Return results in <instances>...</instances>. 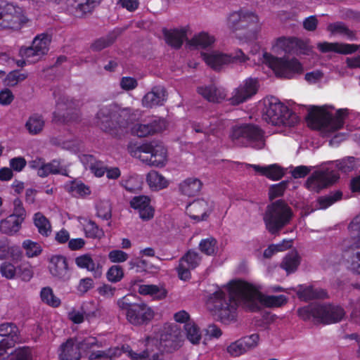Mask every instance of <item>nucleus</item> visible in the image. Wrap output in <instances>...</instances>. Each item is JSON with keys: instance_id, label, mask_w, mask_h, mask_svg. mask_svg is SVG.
<instances>
[{"instance_id": "nucleus-1", "label": "nucleus", "mask_w": 360, "mask_h": 360, "mask_svg": "<svg viewBox=\"0 0 360 360\" xmlns=\"http://www.w3.org/2000/svg\"><path fill=\"white\" fill-rule=\"evenodd\" d=\"M227 289L229 293L218 289L209 294L205 301L207 310L222 323L229 324L236 319L238 304L236 298L247 304L250 311L261 309L258 302L262 292L254 284L241 279L232 280L227 284Z\"/></svg>"}, {"instance_id": "nucleus-2", "label": "nucleus", "mask_w": 360, "mask_h": 360, "mask_svg": "<svg viewBox=\"0 0 360 360\" xmlns=\"http://www.w3.org/2000/svg\"><path fill=\"white\" fill-rule=\"evenodd\" d=\"M96 118L100 128L114 136L126 132L131 121L129 110L124 108L118 111L115 104L101 107Z\"/></svg>"}, {"instance_id": "nucleus-3", "label": "nucleus", "mask_w": 360, "mask_h": 360, "mask_svg": "<svg viewBox=\"0 0 360 360\" xmlns=\"http://www.w3.org/2000/svg\"><path fill=\"white\" fill-rule=\"evenodd\" d=\"M347 110L339 109L333 116L324 106H311L306 117L308 126L315 130L329 129L335 131L344 126Z\"/></svg>"}, {"instance_id": "nucleus-4", "label": "nucleus", "mask_w": 360, "mask_h": 360, "mask_svg": "<svg viewBox=\"0 0 360 360\" xmlns=\"http://www.w3.org/2000/svg\"><path fill=\"white\" fill-rule=\"evenodd\" d=\"M293 217L291 207L283 200H277L268 205L263 216L266 231L274 236L290 224Z\"/></svg>"}, {"instance_id": "nucleus-5", "label": "nucleus", "mask_w": 360, "mask_h": 360, "mask_svg": "<svg viewBox=\"0 0 360 360\" xmlns=\"http://www.w3.org/2000/svg\"><path fill=\"white\" fill-rule=\"evenodd\" d=\"M263 119L274 126L294 127L300 122V117L278 98L271 97L265 103Z\"/></svg>"}, {"instance_id": "nucleus-6", "label": "nucleus", "mask_w": 360, "mask_h": 360, "mask_svg": "<svg viewBox=\"0 0 360 360\" xmlns=\"http://www.w3.org/2000/svg\"><path fill=\"white\" fill-rule=\"evenodd\" d=\"M134 299V295L128 294L117 300V305L124 311L129 323L136 326L146 325L153 319L154 312L145 302H136Z\"/></svg>"}, {"instance_id": "nucleus-7", "label": "nucleus", "mask_w": 360, "mask_h": 360, "mask_svg": "<svg viewBox=\"0 0 360 360\" xmlns=\"http://www.w3.org/2000/svg\"><path fill=\"white\" fill-rule=\"evenodd\" d=\"M231 139L236 144L262 149L265 145L264 132L257 125L246 124L232 128Z\"/></svg>"}, {"instance_id": "nucleus-8", "label": "nucleus", "mask_w": 360, "mask_h": 360, "mask_svg": "<svg viewBox=\"0 0 360 360\" xmlns=\"http://www.w3.org/2000/svg\"><path fill=\"white\" fill-rule=\"evenodd\" d=\"M128 150L131 156L138 158L151 166L162 167L167 162V149L160 145L155 146L151 143L129 145Z\"/></svg>"}, {"instance_id": "nucleus-9", "label": "nucleus", "mask_w": 360, "mask_h": 360, "mask_svg": "<svg viewBox=\"0 0 360 360\" xmlns=\"http://www.w3.org/2000/svg\"><path fill=\"white\" fill-rule=\"evenodd\" d=\"M269 63L276 77L280 78L295 79L304 72L303 65L296 58L271 56Z\"/></svg>"}, {"instance_id": "nucleus-10", "label": "nucleus", "mask_w": 360, "mask_h": 360, "mask_svg": "<svg viewBox=\"0 0 360 360\" xmlns=\"http://www.w3.org/2000/svg\"><path fill=\"white\" fill-rule=\"evenodd\" d=\"M201 56L205 63L215 70H220L224 65L241 63L248 59L241 49H236L231 53H224L218 51L210 53H202Z\"/></svg>"}, {"instance_id": "nucleus-11", "label": "nucleus", "mask_w": 360, "mask_h": 360, "mask_svg": "<svg viewBox=\"0 0 360 360\" xmlns=\"http://www.w3.org/2000/svg\"><path fill=\"white\" fill-rule=\"evenodd\" d=\"M340 179L338 172L334 170H316L307 179L305 186L309 191L319 193L321 190L331 186Z\"/></svg>"}, {"instance_id": "nucleus-12", "label": "nucleus", "mask_w": 360, "mask_h": 360, "mask_svg": "<svg viewBox=\"0 0 360 360\" xmlns=\"http://www.w3.org/2000/svg\"><path fill=\"white\" fill-rule=\"evenodd\" d=\"M258 16L253 12L240 9L231 13L228 18V24L234 31L239 30H254L257 27Z\"/></svg>"}, {"instance_id": "nucleus-13", "label": "nucleus", "mask_w": 360, "mask_h": 360, "mask_svg": "<svg viewBox=\"0 0 360 360\" xmlns=\"http://www.w3.org/2000/svg\"><path fill=\"white\" fill-rule=\"evenodd\" d=\"M27 22L21 8L13 4H6L5 14L0 22L2 29L18 30Z\"/></svg>"}, {"instance_id": "nucleus-14", "label": "nucleus", "mask_w": 360, "mask_h": 360, "mask_svg": "<svg viewBox=\"0 0 360 360\" xmlns=\"http://www.w3.org/2000/svg\"><path fill=\"white\" fill-rule=\"evenodd\" d=\"M259 83L255 78H248L245 79L238 88H236L232 96L229 99L233 105H238L243 103L255 95L258 91Z\"/></svg>"}, {"instance_id": "nucleus-15", "label": "nucleus", "mask_w": 360, "mask_h": 360, "mask_svg": "<svg viewBox=\"0 0 360 360\" xmlns=\"http://www.w3.org/2000/svg\"><path fill=\"white\" fill-rule=\"evenodd\" d=\"M200 261L201 257L199 254L193 250H189L179 260L176 268L179 278L183 281L189 280L191 277L190 271L198 266Z\"/></svg>"}, {"instance_id": "nucleus-16", "label": "nucleus", "mask_w": 360, "mask_h": 360, "mask_svg": "<svg viewBox=\"0 0 360 360\" xmlns=\"http://www.w3.org/2000/svg\"><path fill=\"white\" fill-rule=\"evenodd\" d=\"M77 105L75 101L70 100L65 96L57 98L56 110L53 113V122L63 124L69 122L72 119L71 111Z\"/></svg>"}, {"instance_id": "nucleus-17", "label": "nucleus", "mask_w": 360, "mask_h": 360, "mask_svg": "<svg viewBox=\"0 0 360 360\" xmlns=\"http://www.w3.org/2000/svg\"><path fill=\"white\" fill-rule=\"evenodd\" d=\"M151 200L148 195H140L133 197L129 201L130 207L138 211L139 217L143 221L153 218L155 210L150 205Z\"/></svg>"}, {"instance_id": "nucleus-18", "label": "nucleus", "mask_w": 360, "mask_h": 360, "mask_svg": "<svg viewBox=\"0 0 360 360\" xmlns=\"http://www.w3.org/2000/svg\"><path fill=\"white\" fill-rule=\"evenodd\" d=\"M129 346L124 345L122 347H110L106 349L91 351L88 355V360H115L123 353L128 354Z\"/></svg>"}, {"instance_id": "nucleus-19", "label": "nucleus", "mask_w": 360, "mask_h": 360, "mask_svg": "<svg viewBox=\"0 0 360 360\" xmlns=\"http://www.w3.org/2000/svg\"><path fill=\"white\" fill-rule=\"evenodd\" d=\"M345 315L344 309L333 304H321L319 322L330 324L342 321Z\"/></svg>"}, {"instance_id": "nucleus-20", "label": "nucleus", "mask_w": 360, "mask_h": 360, "mask_svg": "<svg viewBox=\"0 0 360 360\" xmlns=\"http://www.w3.org/2000/svg\"><path fill=\"white\" fill-rule=\"evenodd\" d=\"M275 46L287 53L304 52L307 49V43L297 37H280L277 39Z\"/></svg>"}, {"instance_id": "nucleus-21", "label": "nucleus", "mask_w": 360, "mask_h": 360, "mask_svg": "<svg viewBox=\"0 0 360 360\" xmlns=\"http://www.w3.org/2000/svg\"><path fill=\"white\" fill-rule=\"evenodd\" d=\"M186 212L191 219L200 221L207 219L210 207L204 199H197L186 206Z\"/></svg>"}, {"instance_id": "nucleus-22", "label": "nucleus", "mask_w": 360, "mask_h": 360, "mask_svg": "<svg viewBox=\"0 0 360 360\" xmlns=\"http://www.w3.org/2000/svg\"><path fill=\"white\" fill-rule=\"evenodd\" d=\"M167 99V91L165 87L153 86L142 98V105L147 108L164 105Z\"/></svg>"}, {"instance_id": "nucleus-23", "label": "nucleus", "mask_w": 360, "mask_h": 360, "mask_svg": "<svg viewBox=\"0 0 360 360\" xmlns=\"http://www.w3.org/2000/svg\"><path fill=\"white\" fill-rule=\"evenodd\" d=\"M166 127L165 122L162 119H155L148 124H138L132 129L133 134L139 137H146L162 131Z\"/></svg>"}, {"instance_id": "nucleus-24", "label": "nucleus", "mask_w": 360, "mask_h": 360, "mask_svg": "<svg viewBox=\"0 0 360 360\" xmlns=\"http://www.w3.org/2000/svg\"><path fill=\"white\" fill-rule=\"evenodd\" d=\"M131 285L134 290L136 289L140 295H150L153 299L160 300L167 297V291L162 287L153 284H139V281H131Z\"/></svg>"}, {"instance_id": "nucleus-25", "label": "nucleus", "mask_w": 360, "mask_h": 360, "mask_svg": "<svg viewBox=\"0 0 360 360\" xmlns=\"http://www.w3.org/2000/svg\"><path fill=\"white\" fill-rule=\"evenodd\" d=\"M360 45L343 44L338 42H320L317 44V48L322 53L335 52L340 54H351L356 52Z\"/></svg>"}, {"instance_id": "nucleus-26", "label": "nucleus", "mask_w": 360, "mask_h": 360, "mask_svg": "<svg viewBox=\"0 0 360 360\" xmlns=\"http://www.w3.org/2000/svg\"><path fill=\"white\" fill-rule=\"evenodd\" d=\"M49 269L53 276L65 279L68 271L66 257L63 255H53L49 259Z\"/></svg>"}, {"instance_id": "nucleus-27", "label": "nucleus", "mask_w": 360, "mask_h": 360, "mask_svg": "<svg viewBox=\"0 0 360 360\" xmlns=\"http://www.w3.org/2000/svg\"><path fill=\"white\" fill-rule=\"evenodd\" d=\"M75 264L79 269H86L92 273L94 278H99L102 275V266L96 262L89 254H84L75 258Z\"/></svg>"}, {"instance_id": "nucleus-28", "label": "nucleus", "mask_w": 360, "mask_h": 360, "mask_svg": "<svg viewBox=\"0 0 360 360\" xmlns=\"http://www.w3.org/2000/svg\"><path fill=\"white\" fill-rule=\"evenodd\" d=\"M20 331L14 323L6 322L0 324V340L15 346L19 340Z\"/></svg>"}, {"instance_id": "nucleus-29", "label": "nucleus", "mask_w": 360, "mask_h": 360, "mask_svg": "<svg viewBox=\"0 0 360 360\" xmlns=\"http://www.w3.org/2000/svg\"><path fill=\"white\" fill-rule=\"evenodd\" d=\"M252 167L256 172L272 181L280 180L285 174L283 169L277 164H272L268 166L252 165Z\"/></svg>"}, {"instance_id": "nucleus-30", "label": "nucleus", "mask_w": 360, "mask_h": 360, "mask_svg": "<svg viewBox=\"0 0 360 360\" xmlns=\"http://www.w3.org/2000/svg\"><path fill=\"white\" fill-rule=\"evenodd\" d=\"M63 162L61 159H53L49 162H45V165L40 172L43 175V178L50 174H60L68 176V167L63 164Z\"/></svg>"}, {"instance_id": "nucleus-31", "label": "nucleus", "mask_w": 360, "mask_h": 360, "mask_svg": "<svg viewBox=\"0 0 360 360\" xmlns=\"http://www.w3.org/2000/svg\"><path fill=\"white\" fill-rule=\"evenodd\" d=\"M163 33L166 43L176 49L181 47L186 38V32L184 30H164Z\"/></svg>"}, {"instance_id": "nucleus-32", "label": "nucleus", "mask_w": 360, "mask_h": 360, "mask_svg": "<svg viewBox=\"0 0 360 360\" xmlns=\"http://www.w3.org/2000/svg\"><path fill=\"white\" fill-rule=\"evenodd\" d=\"M60 360H79L81 353L72 339H68L61 345V352L59 354Z\"/></svg>"}, {"instance_id": "nucleus-33", "label": "nucleus", "mask_w": 360, "mask_h": 360, "mask_svg": "<svg viewBox=\"0 0 360 360\" xmlns=\"http://www.w3.org/2000/svg\"><path fill=\"white\" fill-rule=\"evenodd\" d=\"M65 189L73 196L84 197L91 193L89 186L76 179L68 181L65 185Z\"/></svg>"}, {"instance_id": "nucleus-34", "label": "nucleus", "mask_w": 360, "mask_h": 360, "mask_svg": "<svg viewBox=\"0 0 360 360\" xmlns=\"http://www.w3.org/2000/svg\"><path fill=\"white\" fill-rule=\"evenodd\" d=\"M298 297L305 301L314 299H323L327 297V292L321 288H314L312 286H300L297 291Z\"/></svg>"}, {"instance_id": "nucleus-35", "label": "nucleus", "mask_w": 360, "mask_h": 360, "mask_svg": "<svg viewBox=\"0 0 360 360\" xmlns=\"http://www.w3.org/2000/svg\"><path fill=\"white\" fill-rule=\"evenodd\" d=\"M202 184L197 178H188L179 184L181 193L187 196L197 195L202 188Z\"/></svg>"}, {"instance_id": "nucleus-36", "label": "nucleus", "mask_w": 360, "mask_h": 360, "mask_svg": "<svg viewBox=\"0 0 360 360\" xmlns=\"http://www.w3.org/2000/svg\"><path fill=\"white\" fill-rule=\"evenodd\" d=\"M20 219H18L14 215H9L5 219L0 222V231L6 235H13L21 228L22 222Z\"/></svg>"}, {"instance_id": "nucleus-37", "label": "nucleus", "mask_w": 360, "mask_h": 360, "mask_svg": "<svg viewBox=\"0 0 360 360\" xmlns=\"http://www.w3.org/2000/svg\"><path fill=\"white\" fill-rule=\"evenodd\" d=\"M321 313V304H310L297 309L298 316L303 321H309L311 318L319 322V316Z\"/></svg>"}, {"instance_id": "nucleus-38", "label": "nucleus", "mask_w": 360, "mask_h": 360, "mask_svg": "<svg viewBox=\"0 0 360 360\" xmlns=\"http://www.w3.org/2000/svg\"><path fill=\"white\" fill-rule=\"evenodd\" d=\"M50 42L51 37L48 34L43 33L34 37L32 45L35 49V53L39 56V58L48 53Z\"/></svg>"}, {"instance_id": "nucleus-39", "label": "nucleus", "mask_w": 360, "mask_h": 360, "mask_svg": "<svg viewBox=\"0 0 360 360\" xmlns=\"http://www.w3.org/2000/svg\"><path fill=\"white\" fill-rule=\"evenodd\" d=\"M146 181L153 191H159L168 186L167 179L156 171H150L146 176Z\"/></svg>"}, {"instance_id": "nucleus-40", "label": "nucleus", "mask_w": 360, "mask_h": 360, "mask_svg": "<svg viewBox=\"0 0 360 360\" xmlns=\"http://www.w3.org/2000/svg\"><path fill=\"white\" fill-rule=\"evenodd\" d=\"M300 264V257L297 252L287 254L281 263V267L284 269L287 274L294 273Z\"/></svg>"}, {"instance_id": "nucleus-41", "label": "nucleus", "mask_w": 360, "mask_h": 360, "mask_svg": "<svg viewBox=\"0 0 360 360\" xmlns=\"http://www.w3.org/2000/svg\"><path fill=\"white\" fill-rule=\"evenodd\" d=\"M44 123L42 115L34 113L28 118L25 123V128L30 134L36 135L42 131Z\"/></svg>"}, {"instance_id": "nucleus-42", "label": "nucleus", "mask_w": 360, "mask_h": 360, "mask_svg": "<svg viewBox=\"0 0 360 360\" xmlns=\"http://www.w3.org/2000/svg\"><path fill=\"white\" fill-rule=\"evenodd\" d=\"M117 37L115 31L109 32L107 35L95 40L91 45V50L99 51L112 45Z\"/></svg>"}, {"instance_id": "nucleus-43", "label": "nucleus", "mask_w": 360, "mask_h": 360, "mask_svg": "<svg viewBox=\"0 0 360 360\" xmlns=\"http://www.w3.org/2000/svg\"><path fill=\"white\" fill-rule=\"evenodd\" d=\"M214 42L213 36L208 33L202 32L195 35L188 42L189 45L196 48L205 49L211 46Z\"/></svg>"}, {"instance_id": "nucleus-44", "label": "nucleus", "mask_w": 360, "mask_h": 360, "mask_svg": "<svg viewBox=\"0 0 360 360\" xmlns=\"http://www.w3.org/2000/svg\"><path fill=\"white\" fill-rule=\"evenodd\" d=\"M128 356L132 360H164V354L162 352L151 353L148 350H144L141 353L134 352L129 347Z\"/></svg>"}, {"instance_id": "nucleus-45", "label": "nucleus", "mask_w": 360, "mask_h": 360, "mask_svg": "<svg viewBox=\"0 0 360 360\" xmlns=\"http://www.w3.org/2000/svg\"><path fill=\"white\" fill-rule=\"evenodd\" d=\"M287 300L284 295H264L262 293L259 302L266 307H279L285 304Z\"/></svg>"}, {"instance_id": "nucleus-46", "label": "nucleus", "mask_w": 360, "mask_h": 360, "mask_svg": "<svg viewBox=\"0 0 360 360\" xmlns=\"http://www.w3.org/2000/svg\"><path fill=\"white\" fill-rule=\"evenodd\" d=\"M83 229L85 236L91 239H101L105 233L103 229L100 228L98 225L92 220H88L83 225Z\"/></svg>"}, {"instance_id": "nucleus-47", "label": "nucleus", "mask_w": 360, "mask_h": 360, "mask_svg": "<svg viewBox=\"0 0 360 360\" xmlns=\"http://www.w3.org/2000/svg\"><path fill=\"white\" fill-rule=\"evenodd\" d=\"M327 29L331 33H339L345 36L349 40L356 39V32L349 30L342 22L330 23L328 25Z\"/></svg>"}, {"instance_id": "nucleus-48", "label": "nucleus", "mask_w": 360, "mask_h": 360, "mask_svg": "<svg viewBox=\"0 0 360 360\" xmlns=\"http://www.w3.org/2000/svg\"><path fill=\"white\" fill-rule=\"evenodd\" d=\"M34 225L38 229L39 233L48 236L51 231V226L47 218L41 212H37L34 216Z\"/></svg>"}, {"instance_id": "nucleus-49", "label": "nucleus", "mask_w": 360, "mask_h": 360, "mask_svg": "<svg viewBox=\"0 0 360 360\" xmlns=\"http://www.w3.org/2000/svg\"><path fill=\"white\" fill-rule=\"evenodd\" d=\"M79 351L90 353L94 350L95 347H103V342L99 341L96 337L89 336L77 342L76 345Z\"/></svg>"}, {"instance_id": "nucleus-50", "label": "nucleus", "mask_w": 360, "mask_h": 360, "mask_svg": "<svg viewBox=\"0 0 360 360\" xmlns=\"http://www.w3.org/2000/svg\"><path fill=\"white\" fill-rule=\"evenodd\" d=\"M40 297L41 301L52 307H58L60 305V300L56 297L51 288L44 287L41 290Z\"/></svg>"}, {"instance_id": "nucleus-51", "label": "nucleus", "mask_w": 360, "mask_h": 360, "mask_svg": "<svg viewBox=\"0 0 360 360\" xmlns=\"http://www.w3.org/2000/svg\"><path fill=\"white\" fill-rule=\"evenodd\" d=\"M199 250L206 255H214L218 250L217 240L213 237L202 239L199 243Z\"/></svg>"}, {"instance_id": "nucleus-52", "label": "nucleus", "mask_w": 360, "mask_h": 360, "mask_svg": "<svg viewBox=\"0 0 360 360\" xmlns=\"http://www.w3.org/2000/svg\"><path fill=\"white\" fill-rule=\"evenodd\" d=\"M342 198V192L338 190L334 192H331L328 195L319 197L317 200V202L321 209H326L337 201L340 200Z\"/></svg>"}, {"instance_id": "nucleus-53", "label": "nucleus", "mask_w": 360, "mask_h": 360, "mask_svg": "<svg viewBox=\"0 0 360 360\" xmlns=\"http://www.w3.org/2000/svg\"><path fill=\"white\" fill-rule=\"evenodd\" d=\"M121 186L129 193H136L141 191L142 182L138 176H131L122 180Z\"/></svg>"}, {"instance_id": "nucleus-54", "label": "nucleus", "mask_w": 360, "mask_h": 360, "mask_svg": "<svg viewBox=\"0 0 360 360\" xmlns=\"http://www.w3.org/2000/svg\"><path fill=\"white\" fill-rule=\"evenodd\" d=\"M22 247L25 250L26 256L29 258L37 257L42 252V248L39 243L28 239L22 242Z\"/></svg>"}, {"instance_id": "nucleus-55", "label": "nucleus", "mask_w": 360, "mask_h": 360, "mask_svg": "<svg viewBox=\"0 0 360 360\" xmlns=\"http://www.w3.org/2000/svg\"><path fill=\"white\" fill-rule=\"evenodd\" d=\"M187 339L193 344L199 343L201 339L200 328L194 323H188L184 325Z\"/></svg>"}, {"instance_id": "nucleus-56", "label": "nucleus", "mask_w": 360, "mask_h": 360, "mask_svg": "<svg viewBox=\"0 0 360 360\" xmlns=\"http://www.w3.org/2000/svg\"><path fill=\"white\" fill-rule=\"evenodd\" d=\"M336 167L343 173H349L355 167V158L354 157H346L342 160L335 161Z\"/></svg>"}, {"instance_id": "nucleus-57", "label": "nucleus", "mask_w": 360, "mask_h": 360, "mask_svg": "<svg viewBox=\"0 0 360 360\" xmlns=\"http://www.w3.org/2000/svg\"><path fill=\"white\" fill-rule=\"evenodd\" d=\"M124 277V270L121 266L113 265L106 273V278L111 283H117Z\"/></svg>"}, {"instance_id": "nucleus-58", "label": "nucleus", "mask_w": 360, "mask_h": 360, "mask_svg": "<svg viewBox=\"0 0 360 360\" xmlns=\"http://www.w3.org/2000/svg\"><path fill=\"white\" fill-rule=\"evenodd\" d=\"M289 181H282L278 184L271 186L269 191V195L271 200L283 196L285 191L288 188Z\"/></svg>"}, {"instance_id": "nucleus-59", "label": "nucleus", "mask_w": 360, "mask_h": 360, "mask_svg": "<svg viewBox=\"0 0 360 360\" xmlns=\"http://www.w3.org/2000/svg\"><path fill=\"white\" fill-rule=\"evenodd\" d=\"M27 77V74L22 73L19 70H13L6 75L5 83L8 86H14L18 82L25 80Z\"/></svg>"}, {"instance_id": "nucleus-60", "label": "nucleus", "mask_w": 360, "mask_h": 360, "mask_svg": "<svg viewBox=\"0 0 360 360\" xmlns=\"http://www.w3.org/2000/svg\"><path fill=\"white\" fill-rule=\"evenodd\" d=\"M96 216L103 220H109L112 217L110 205L108 202H101L96 205Z\"/></svg>"}, {"instance_id": "nucleus-61", "label": "nucleus", "mask_w": 360, "mask_h": 360, "mask_svg": "<svg viewBox=\"0 0 360 360\" xmlns=\"http://www.w3.org/2000/svg\"><path fill=\"white\" fill-rule=\"evenodd\" d=\"M349 229L356 233L355 241L352 245V248L355 250L360 245V214L356 215L350 222Z\"/></svg>"}, {"instance_id": "nucleus-62", "label": "nucleus", "mask_w": 360, "mask_h": 360, "mask_svg": "<svg viewBox=\"0 0 360 360\" xmlns=\"http://www.w3.org/2000/svg\"><path fill=\"white\" fill-rule=\"evenodd\" d=\"M212 96H210L211 102L221 103L226 97V91L221 86H217L214 84H212Z\"/></svg>"}, {"instance_id": "nucleus-63", "label": "nucleus", "mask_w": 360, "mask_h": 360, "mask_svg": "<svg viewBox=\"0 0 360 360\" xmlns=\"http://www.w3.org/2000/svg\"><path fill=\"white\" fill-rule=\"evenodd\" d=\"M244 348L243 342L239 339L228 346L227 352L231 356L236 357L246 352Z\"/></svg>"}, {"instance_id": "nucleus-64", "label": "nucleus", "mask_w": 360, "mask_h": 360, "mask_svg": "<svg viewBox=\"0 0 360 360\" xmlns=\"http://www.w3.org/2000/svg\"><path fill=\"white\" fill-rule=\"evenodd\" d=\"M31 354L28 348L19 347L16 349L9 360H31Z\"/></svg>"}]
</instances>
